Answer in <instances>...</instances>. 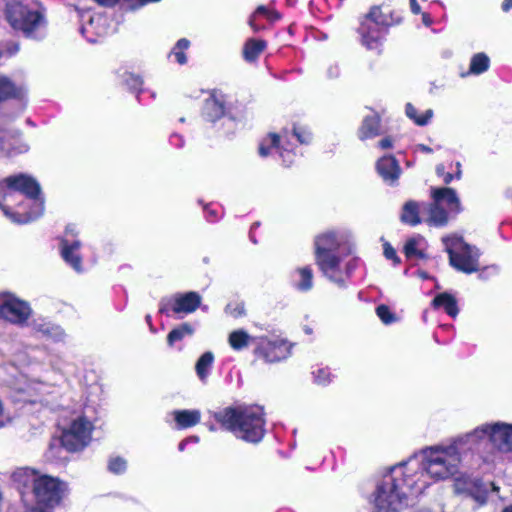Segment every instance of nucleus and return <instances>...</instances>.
Returning a JSON list of instances; mask_svg holds the SVG:
<instances>
[{
	"label": "nucleus",
	"instance_id": "obj_1",
	"mask_svg": "<svg viewBox=\"0 0 512 512\" xmlns=\"http://www.w3.org/2000/svg\"><path fill=\"white\" fill-rule=\"evenodd\" d=\"M461 458L446 445L426 447L406 461L384 469L375 480L369 497L373 512H402L410 496H418L430 480L442 481L454 476Z\"/></svg>",
	"mask_w": 512,
	"mask_h": 512
},
{
	"label": "nucleus",
	"instance_id": "obj_2",
	"mask_svg": "<svg viewBox=\"0 0 512 512\" xmlns=\"http://www.w3.org/2000/svg\"><path fill=\"white\" fill-rule=\"evenodd\" d=\"M0 209L13 223L26 224L44 213L39 183L31 176L17 174L0 181Z\"/></svg>",
	"mask_w": 512,
	"mask_h": 512
},
{
	"label": "nucleus",
	"instance_id": "obj_3",
	"mask_svg": "<svg viewBox=\"0 0 512 512\" xmlns=\"http://www.w3.org/2000/svg\"><path fill=\"white\" fill-rule=\"evenodd\" d=\"M314 259L322 274L339 288L348 287L352 260L350 236L347 231L328 230L315 236Z\"/></svg>",
	"mask_w": 512,
	"mask_h": 512
},
{
	"label": "nucleus",
	"instance_id": "obj_4",
	"mask_svg": "<svg viewBox=\"0 0 512 512\" xmlns=\"http://www.w3.org/2000/svg\"><path fill=\"white\" fill-rule=\"evenodd\" d=\"M222 427L238 439L258 443L265 434L264 413L259 406L227 407L214 415Z\"/></svg>",
	"mask_w": 512,
	"mask_h": 512
},
{
	"label": "nucleus",
	"instance_id": "obj_5",
	"mask_svg": "<svg viewBox=\"0 0 512 512\" xmlns=\"http://www.w3.org/2000/svg\"><path fill=\"white\" fill-rule=\"evenodd\" d=\"M5 16L10 26L27 38L41 40L47 34V20L41 8L11 0L6 4Z\"/></svg>",
	"mask_w": 512,
	"mask_h": 512
},
{
	"label": "nucleus",
	"instance_id": "obj_6",
	"mask_svg": "<svg viewBox=\"0 0 512 512\" xmlns=\"http://www.w3.org/2000/svg\"><path fill=\"white\" fill-rule=\"evenodd\" d=\"M310 131L294 128L292 131L283 130L280 134L269 133L259 144L258 152L261 157H268L276 152L284 165H291L296 157L295 142L308 144L311 141Z\"/></svg>",
	"mask_w": 512,
	"mask_h": 512
},
{
	"label": "nucleus",
	"instance_id": "obj_7",
	"mask_svg": "<svg viewBox=\"0 0 512 512\" xmlns=\"http://www.w3.org/2000/svg\"><path fill=\"white\" fill-rule=\"evenodd\" d=\"M399 21L388 6H374L361 24L362 43L370 50H378L381 45L382 32L380 27L391 26Z\"/></svg>",
	"mask_w": 512,
	"mask_h": 512
},
{
	"label": "nucleus",
	"instance_id": "obj_8",
	"mask_svg": "<svg viewBox=\"0 0 512 512\" xmlns=\"http://www.w3.org/2000/svg\"><path fill=\"white\" fill-rule=\"evenodd\" d=\"M442 242L449 255L451 266L468 274L478 270V249L468 245L461 237L455 235L443 237Z\"/></svg>",
	"mask_w": 512,
	"mask_h": 512
},
{
	"label": "nucleus",
	"instance_id": "obj_9",
	"mask_svg": "<svg viewBox=\"0 0 512 512\" xmlns=\"http://www.w3.org/2000/svg\"><path fill=\"white\" fill-rule=\"evenodd\" d=\"M33 481V492L38 504L46 507H54L60 503L64 497L67 486L58 478L39 475L34 471H29Z\"/></svg>",
	"mask_w": 512,
	"mask_h": 512
},
{
	"label": "nucleus",
	"instance_id": "obj_10",
	"mask_svg": "<svg viewBox=\"0 0 512 512\" xmlns=\"http://www.w3.org/2000/svg\"><path fill=\"white\" fill-rule=\"evenodd\" d=\"M455 493L464 495L475 501L477 506H483L487 502L489 492H499V487L494 482L484 483L479 478L468 475H460L454 480Z\"/></svg>",
	"mask_w": 512,
	"mask_h": 512
},
{
	"label": "nucleus",
	"instance_id": "obj_11",
	"mask_svg": "<svg viewBox=\"0 0 512 512\" xmlns=\"http://www.w3.org/2000/svg\"><path fill=\"white\" fill-rule=\"evenodd\" d=\"M92 430V423L86 417L79 416L63 430L61 444L71 452L81 450L90 442Z\"/></svg>",
	"mask_w": 512,
	"mask_h": 512
},
{
	"label": "nucleus",
	"instance_id": "obj_12",
	"mask_svg": "<svg viewBox=\"0 0 512 512\" xmlns=\"http://www.w3.org/2000/svg\"><path fill=\"white\" fill-rule=\"evenodd\" d=\"M292 344L282 338H257L254 354L266 363H276L290 357Z\"/></svg>",
	"mask_w": 512,
	"mask_h": 512
},
{
	"label": "nucleus",
	"instance_id": "obj_13",
	"mask_svg": "<svg viewBox=\"0 0 512 512\" xmlns=\"http://www.w3.org/2000/svg\"><path fill=\"white\" fill-rule=\"evenodd\" d=\"M201 301L202 297L197 292L177 293L161 299L159 312L166 315L173 312L182 317L195 312L200 307Z\"/></svg>",
	"mask_w": 512,
	"mask_h": 512
},
{
	"label": "nucleus",
	"instance_id": "obj_14",
	"mask_svg": "<svg viewBox=\"0 0 512 512\" xmlns=\"http://www.w3.org/2000/svg\"><path fill=\"white\" fill-rule=\"evenodd\" d=\"M77 234L76 227L69 225L66 228L65 237L61 239L60 252L63 260L77 273L83 272L82 257L80 255L81 242L77 239H69L68 236Z\"/></svg>",
	"mask_w": 512,
	"mask_h": 512
},
{
	"label": "nucleus",
	"instance_id": "obj_15",
	"mask_svg": "<svg viewBox=\"0 0 512 512\" xmlns=\"http://www.w3.org/2000/svg\"><path fill=\"white\" fill-rule=\"evenodd\" d=\"M486 439L485 425L482 424L470 432L458 435L446 445L456 456L462 459L463 452L472 450Z\"/></svg>",
	"mask_w": 512,
	"mask_h": 512
},
{
	"label": "nucleus",
	"instance_id": "obj_16",
	"mask_svg": "<svg viewBox=\"0 0 512 512\" xmlns=\"http://www.w3.org/2000/svg\"><path fill=\"white\" fill-rule=\"evenodd\" d=\"M486 439L500 451H512V424L504 422L486 423Z\"/></svg>",
	"mask_w": 512,
	"mask_h": 512
},
{
	"label": "nucleus",
	"instance_id": "obj_17",
	"mask_svg": "<svg viewBox=\"0 0 512 512\" xmlns=\"http://www.w3.org/2000/svg\"><path fill=\"white\" fill-rule=\"evenodd\" d=\"M432 197L433 200L444 205L453 214H458L462 210L460 199L452 188H434L432 189Z\"/></svg>",
	"mask_w": 512,
	"mask_h": 512
},
{
	"label": "nucleus",
	"instance_id": "obj_18",
	"mask_svg": "<svg viewBox=\"0 0 512 512\" xmlns=\"http://www.w3.org/2000/svg\"><path fill=\"white\" fill-rule=\"evenodd\" d=\"M313 270L310 266L297 267L290 276L291 284L299 292H308L313 288Z\"/></svg>",
	"mask_w": 512,
	"mask_h": 512
},
{
	"label": "nucleus",
	"instance_id": "obj_19",
	"mask_svg": "<svg viewBox=\"0 0 512 512\" xmlns=\"http://www.w3.org/2000/svg\"><path fill=\"white\" fill-rule=\"evenodd\" d=\"M33 329L43 337L54 342H62L66 338L64 330L59 325L44 319L35 320L33 323Z\"/></svg>",
	"mask_w": 512,
	"mask_h": 512
},
{
	"label": "nucleus",
	"instance_id": "obj_20",
	"mask_svg": "<svg viewBox=\"0 0 512 512\" xmlns=\"http://www.w3.org/2000/svg\"><path fill=\"white\" fill-rule=\"evenodd\" d=\"M28 150V143L21 138V135L18 132L9 139L0 138V151L3 155L14 156L25 153Z\"/></svg>",
	"mask_w": 512,
	"mask_h": 512
},
{
	"label": "nucleus",
	"instance_id": "obj_21",
	"mask_svg": "<svg viewBox=\"0 0 512 512\" xmlns=\"http://www.w3.org/2000/svg\"><path fill=\"white\" fill-rule=\"evenodd\" d=\"M377 171L385 181L389 182L396 181L400 175V167L393 156H384L379 159Z\"/></svg>",
	"mask_w": 512,
	"mask_h": 512
},
{
	"label": "nucleus",
	"instance_id": "obj_22",
	"mask_svg": "<svg viewBox=\"0 0 512 512\" xmlns=\"http://www.w3.org/2000/svg\"><path fill=\"white\" fill-rule=\"evenodd\" d=\"M426 241L424 237L417 235L408 239L404 245V253L409 259L425 258Z\"/></svg>",
	"mask_w": 512,
	"mask_h": 512
},
{
	"label": "nucleus",
	"instance_id": "obj_23",
	"mask_svg": "<svg viewBox=\"0 0 512 512\" xmlns=\"http://www.w3.org/2000/svg\"><path fill=\"white\" fill-rule=\"evenodd\" d=\"M174 420L179 429H185L197 425L201 420L199 410H176L173 412Z\"/></svg>",
	"mask_w": 512,
	"mask_h": 512
},
{
	"label": "nucleus",
	"instance_id": "obj_24",
	"mask_svg": "<svg viewBox=\"0 0 512 512\" xmlns=\"http://www.w3.org/2000/svg\"><path fill=\"white\" fill-rule=\"evenodd\" d=\"M429 218L428 223L434 226H445L449 220V214H452L441 203L433 200V203L428 206Z\"/></svg>",
	"mask_w": 512,
	"mask_h": 512
},
{
	"label": "nucleus",
	"instance_id": "obj_25",
	"mask_svg": "<svg viewBox=\"0 0 512 512\" xmlns=\"http://www.w3.org/2000/svg\"><path fill=\"white\" fill-rule=\"evenodd\" d=\"M214 363V354L210 351L202 354L196 362V375L202 383H206Z\"/></svg>",
	"mask_w": 512,
	"mask_h": 512
},
{
	"label": "nucleus",
	"instance_id": "obj_26",
	"mask_svg": "<svg viewBox=\"0 0 512 512\" xmlns=\"http://www.w3.org/2000/svg\"><path fill=\"white\" fill-rule=\"evenodd\" d=\"M380 120L375 114L365 117L359 129L358 135L361 140L375 137L379 134Z\"/></svg>",
	"mask_w": 512,
	"mask_h": 512
},
{
	"label": "nucleus",
	"instance_id": "obj_27",
	"mask_svg": "<svg viewBox=\"0 0 512 512\" xmlns=\"http://www.w3.org/2000/svg\"><path fill=\"white\" fill-rule=\"evenodd\" d=\"M433 306L436 308L442 307L452 318H455L459 312L456 299L448 293L437 295L433 300Z\"/></svg>",
	"mask_w": 512,
	"mask_h": 512
},
{
	"label": "nucleus",
	"instance_id": "obj_28",
	"mask_svg": "<svg viewBox=\"0 0 512 512\" xmlns=\"http://www.w3.org/2000/svg\"><path fill=\"white\" fill-rule=\"evenodd\" d=\"M253 341L257 342V338L250 336L246 331L242 329L232 331L228 337L229 345L236 351L247 348Z\"/></svg>",
	"mask_w": 512,
	"mask_h": 512
},
{
	"label": "nucleus",
	"instance_id": "obj_29",
	"mask_svg": "<svg viewBox=\"0 0 512 512\" xmlns=\"http://www.w3.org/2000/svg\"><path fill=\"white\" fill-rule=\"evenodd\" d=\"M225 113V107L221 100L211 97L206 100L204 106V115L210 121H216Z\"/></svg>",
	"mask_w": 512,
	"mask_h": 512
},
{
	"label": "nucleus",
	"instance_id": "obj_30",
	"mask_svg": "<svg viewBox=\"0 0 512 512\" xmlns=\"http://www.w3.org/2000/svg\"><path fill=\"white\" fill-rule=\"evenodd\" d=\"M265 48L266 42L264 40L254 38L247 40L243 49L245 60L249 62L256 60Z\"/></svg>",
	"mask_w": 512,
	"mask_h": 512
},
{
	"label": "nucleus",
	"instance_id": "obj_31",
	"mask_svg": "<svg viewBox=\"0 0 512 512\" xmlns=\"http://www.w3.org/2000/svg\"><path fill=\"white\" fill-rule=\"evenodd\" d=\"M194 327L189 323H183L178 327L172 329L167 336V342L169 346H173L176 342L183 340L186 337H190L194 334Z\"/></svg>",
	"mask_w": 512,
	"mask_h": 512
},
{
	"label": "nucleus",
	"instance_id": "obj_32",
	"mask_svg": "<svg viewBox=\"0 0 512 512\" xmlns=\"http://www.w3.org/2000/svg\"><path fill=\"white\" fill-rule=\"evenodd\" d=\"M405 112L407 117L413 120L418 126H425L428 124L434 115L432 109H427L422 114H418V110L410 103L406 105Z\"/></svg>",
	"mask_w": 512,
	"mask_h": 512
},
{
	"label": "nucleus",
	"instance_id": "obj_33",
	"mask_svg": "<svg viewBox=\"0 0 512 512\" xmlns=\"http://www.w3.org/2000/svg\"><path fill=\"white\" fill-rule=\"evenodd\" d=\"M401 220L411 226H415L421 222L419 217V205L414 201L407 202L401 214Z\"/></svg>",
	"mask_w": 512,
	"mask_h": 512
},
{
	"label": "nucleus",
	"instance_id": "obj_34",
	"mask_svg": "<svg viewBox=\"0 0 512 512\" xmlns=\"http://www.w3.org/2000/svg\"><path fill=\"white\" fill-rule=\"evenodd\" d=\"M490 66V59L485 53H477L472 56L469 65V74L480 75L486 72Z\"/></svg>",
	"mask_w": 512,
	"mask_h": 512
},
{
	"label": "nucleus",
	"instance_id": "obj_35",
	"mask_svg": "<svg viewBox=\"0 0 512 512\" xmlns=\"http://www.w3.org/2000/svg\"><path fill=\"white\" fill-rule=\"evenodd\" d=\"M22 95V89L16 87L8 78L0 77V102L18 98Z\"/></svg>",
	"mask_w": 512,
	"mask_h": 512
},
{
	"label": "nucleus",
	"instance_id": "obj_36",
	"mask_svg": "<svg viewBox=\"0 0 512 512\" xmlns=\"http://www.w3.org/2000/svg\"><path fill=\"white\" fill-rule=\"evenodd\" d=\"M190 47V41L186 38L179 39L169 53V57H174L175 61L184 65L187 63L186 51Z\"/></svg>",
	"mask_w": 512,
	"mask_h": 512
},
{
	"label": "nucleus",
	"instance_id": "obj_37",
	"mask_svg": "<svg viewBox=\"0 0 512 512\" xmlns=\"http://www.w3.org/2000/svg\"><path fill=\"white\" fill-rule=\"evenodd\" d=\"M127 467H128L127 460L121 456L114 455L108 459L107 468H108L109 472H111L115 475H121V474L125 473L127 470Z\"/></svg>",
	"mask_w": 512,
	"mask_h": 512
},
{
	"label": "nucleus",
	"instance_id": "obj_38",
	"mask_svg": "<svg viewBox=\"0 0 512 512\" xmlns=\"http://www.w3.org/2000/svg\"><path fill=\"white\" fill-rule=\"evenodd\" d=\"M53 390H54L53 386L43 383V382H38V381L31 382L27 386V392L29 394L44 395V394L52 393Z\"/></svg>",
	"mask_w": 512,
	"mask_h": 512
},
{
	"label": "nucleus",
	"instance_id": "obj_39",
	"mask_svg": "<svg viewBox=\"0 0 512 512\" xmlns=\"http://www.w3.org/2000/svg\"><path fill=\"white\" fill-rule=\"evenodd\" d=\"M376 313L384 324H391L396 320L395 315L385 305L378 306Z\"/></svg>",
	"mask_w": 512,
	"mask_h": 512
},
{
	"label": "nucleus",
	"instance_id": "obj_40",
	"mask_svg": "<svg viewBox=\"0 0 512 512\" xmlns=\"http://www.w3.org/2000/svg\"><path fill=\"white\" fill-rule=\"evenodd\" d=\"M314 380L320 385H326L331 381V373L328 368H319L313 372Z\"/></svg>",
	"mask_w": 512,
	"mask_h": 512
},
{
	"label": "nucleus",
	"instance_id": "obj_41",
	"mask_svg": "<svg viewBox=\"0 0 512 512\" xmlns=\"http://www.w3.org/2000/svg\"><path fill=\"white\" fill-rule=\"evenodd\" d=\"M244 304L240 302L229 303L225 308V312L234 318L244 315Z\"/></svg>",
	"mask_w": 512,
	"mask_h": 512
},
{
	"label": "nucleus",
	"instance_id": "obj_42",
	"mask_svg": "<svg viewBox=\"0 0 512 512\" xmlns=\"http://www.w3.org/2000/svg\"><path fill=\"white\" fill-rule=\"evenodd\" d=\"M254 14L263 15L272 22L280 19V14L277 11L269 10L263 5L258 6Z\"/></svg>",
	"mask_w": 512,
	"mask_h": 512
},
{
	"label": "nucleus",
	"instance_id": "obj_43",
	"mask_svg": "<svg viewBox=\"0 0 512 512\" xmlns=\"http://www.w3.org/2000/svg\"><path fill=\"white\" fill-rule=\"evenodd\" d=\"M384 255L387 259L393 260L394 262L398 261L396 251L389 243L384 244Z\"/></svg>",
	"mask_w": 512,
	"mask_h": 512
},
{
	"label": "nucleus",
	"instance_id": "obj_44",
	"mask_svg": "<svg viewBox=\"0 0 512 512\" xmlns=\"http://www.w3.org/2000/svg\"><path fill=\"white\" fill-rule=\"evenodd\" d=\"M327 75L329 78H337L340 75V67L337 63L331 64L327 69Z\"/></svg>",
	"mask_w": 512,
	"mask_h": 512
},
{
	"label": "nucleus",
	"instance_id": "obj_45",
	"mask_svg": "<svg viewBox=\"0 0 512 512\" xmlns=\"http://www.w3.org/2000/svg\"><path fill=\"white\" fill-rule=\"evenodd\" d=\"M378 146L381 149H390L393 147V139L391 137H385L378 142Z\"/></svg>",
	"mask_w": 512,
	"mask_h": 512
},
{
	"label": "nucleus",
	"instance_id": "obj_46",
	"mask_svg": "<svg viewBox=\"0 0 512 512\" xmlns=\"http://www.w3.org/2000/svg\"><path fill=\"white\" fill-rule=\"evenodd\" d=\"M256 17L257 15H255L254 13L251 15V17L249 18V21H248V24L249 26L251 27V29L254 31V32H258L260 31L261 27H259L255 20H256Z\"/></svg>",
	"mask_w": 512,
	"mask_h": 512
},
{
	"label": "nucleus",
	"instance_id": "obj_47",
	"mask_svg": "<svg viewBox=\"0 0 512 512\" xmlns=\"http://www.w3.org/2000/svg\"><path fill=\"white\" fill-rule=\"evenodd\" d=\"M410 6H411V11L414 14H419L421 12V7L417 3V0H410Z\"/></svg>",
	"mask_w": 512,
	"mask_h": 512
},
{
	"label": "nucleus",
	"instance_id": "obj_48",
	"mask_svg": "<svg viewBox=\"0 0 512 512\" xmlns=\"http://www.w3.org/2000/svg\"><path fill=\"white\" fill-rule=\"evenodd\" d=\"M102 21H105V19L100 15H96V16L91 17V19L89 21V25L94 26L96 23H100Z\"/></svg>",
	"mask_w": 512,
	"mask_h": 512
},
{
	"label": "nucleus",
	"instance_id": "obj_49",
	"mask_svg": "<svg viewBox=\"0 0 512 512\" xmlns=\"http://www.w3.org/2000/svg\"><path fill=\"white\" fill-rule=\"evenodd\" d=\"M95 1L103 6H113L118 2V0H95Z\"/></svg>",
	"mask_w": 512,
	"mask_h": 512
},
{
	"label": "nucleus",
	"instance_id": "obj_50",
	"mask_svg": "<svg viewBox=\"0 0 512 512\" xmlns=\"http://www.w3.org/2000/svg\"><path fill=\"white\" fill-rule=\"evenodd\" d=\"M436 173L439 177H443L447 172H445V167L443 164H439L436 166Z\"/></svg>",
	"mask_w": 512,
	"mask_h": 512
},
{
	"label": "nucleus",
	"instance_id": "obj_51",
	"mask_svg": "<svg viewBox=\"0 0 512 512\" xmlns=\"http://www.w3.org/2000/svg\"><path fill=\"white\" fill-rule=\"evenodd\" d=\"M417 149L424 153H432V149L424 144L417 145Z\"/></svg>",
	"mask_w": 512,
	"mask_h": 512
},
{
	"label": "nucleus",
	"instance_id": "obj_52",
	"mask_svg": "<svg viewBox=\"0 0 512 512\" xmlns=\"http://www.w3.org/2000/svg\"><path fill=\"white\" fill-rule=\"evenodd\" d=\"M512 8V0H505L503 3H502V9L504 11H508L509 9Z\"/></svg>",
	"mask_w": 512,
	"mask_h": 512
},
{
	"label": "nucleus",
	"instance_id": "obj_53",
	"mask_svg": "<svg viewBox=\"0 0 512 512\" xmlns=\"http://www.w3.org/2000/svg\"><path fill=\"white\" fill-rule=\"evenodd\" d=\"M422 21H423V23L426 26H430L431 23H432V20H431L430 16L428 14H425V13L422 15Z\"/></svg>",
	"mask_w": 512,
	"mask_h": 512
},
{
	"label": "nucleus",
	"instance_id": "obj_54",
	"mask_svg": "<svg viewBox=\"0 0 512 512\" xmlns=\"http://www.w3.org/2000/svg\"><path fill=\"white\" fill-rule=\"evenodd\" d=\"M462 176V170H461V163L460 162H457L456 163V174H455V177L457 179H460Z\"/></svg>",
	"mask_w": 512,
	"mask_h": 512
},
{
	"label": "nucleus",
	"instance_id": "obj_55",
	"mask_svg": "<svg viewBox=\"0 0 512 512\" xmlns=\"http://www.w3.org/2000/svg\"><path fill=\"white\" fill-rule=\"evenodd\" d=\"M442 178L445 184H449L453 180L454 176L451 173H446Z\"/></svg>",
	"mask_w": 512,
	"mask_h": 512
},
{
	"label": "nucleus",
	"instance_id": "obj_56",
	"mask_svg": "<svg viewBox=\"0 0 512 512\" xmlns=\"http://www.w3.org/2000/svg\"><path fill=\"white\" fill-rule=\"evenodd\" d=\"M187 443H188V440H186V439H185V440H183V441H181V442L179 443V446H178L179 451H184V449H185V447H186Z\"/></svg>",
	"mask_w": 512,
	"mask_h": 512
},
{
	"label": "nucleus",
	"instance_id": "obj_57",
	"mask_svg": "<svg viewBox=\"0 0 512 512\" xmlns=\"http://www.w3.org/2000/svg\"><path fill=\"white\" fill-rule=\"evenodd\" d=\"M145 319H146V322L149 324L150 331L154 333V332H155V329H154V327H153V326H152V324H151V316H150V315H147V316L145 317Z\"/></svg>",
	"mask_w": 512,
	"mask_h": 512
},
{
	"label": "nucleus",
	"instance_id": "obj_58",
	"mask_svg": "<svg viewBox=\"0 0 512 512\" xmlns=\"http://www.w3.org/2000/svg\"><path fill=\"white\" fill-rule=\"evenodd\" d=\"M186 440H188V443H189V442H195V443H197V442H199V437H198V436H191V437H189V438H186Z\"/></svg>",
	"mask_w": 512,
	"mask_h": 512
},
{
	"label": "nucleus",
	"instance_id": "obj_59",
	"mask_svg": "<svg viewBox=\"0 0 512 512\" xmlns=\"http://www.w3.org/2000/svg\"><path fill=\"white\" fill-rule=\"evenodd\" d=\"M132 78L135 82V85H141L142 81L138 77H132Z\"/></svg>",
	"mask_w": 512,
	"mask_h": 512
},
{
	"label": "nucleus",
	"instance_id": "obj_60",
	"mask_svg": "<svg viewBox=\"0 0 512 512\" xmlns=\"http://www.w3.org/2000/svg\"><path fill=\"white\" fill-rule=\"evenodd\" d=\"M97 33H98L99 35L106 34V29H105V28L98 29V30H97Z\"/></svg>",
	"mask_w": 512,
	"mask_h": 512
},
{
	"label": "nucleus",
	"instance_id": "obj_61",
	"mask_svg": "<svg viewBox=\"0 0 512 512\" xmlns=\"http://www.w3.org/2000/svg\"><path fill=\"white\" fill-rule=\"evenodd\" d=\"M502 512H512V506L506 507Z\"/></svg>",
	"mask_w": 512,
	"mask_h": 512
},
{
	"label": "nucleus",
	"instance_id": "obj_62",
	"mask_svg": "<svg viewBox=\"0 0 512 512\" xmlns=\"http://www.w3.org/2000/svg\"><path fill=\"white\" fill-rule=\"evenodd\" d=\"M419 275H420V277H421V278H423V279L427 277V275H426V273H425V272H420V274H419Z\"/></svg>",
	"mask_w": 512,
	"mask_h": 512
},
{
	"label": "nucleus",
	"instance_id": "obj_63",
	"mask_svg": "<svg viewBox=\"0 0 512 512\" xmlns=\"http://www.w3.org/2000/svg\"><path fill=\"white\" fill-rule=\"evenodd\" d=\"M18 50H19L18 45H15V47H14V51H13V52H17Z\"/></svg>",
	"mask_w": 512,
	"mask_h": 512
},
{
	"label": "nucleus",
	"instance_id": "obj_64",
	"mask_svg": "<svg viewBox=\"0 0 512 512\" xmlns=\"http://www.w3.org/2000/svg\"><path fill=\"white\" fill-rule=\"evenodd\" d=\"M210 215H214V212L212 210H209Z\"/></svg>",
	"mask_w": 512,
	"mask_h": 512
}]
</instances>
